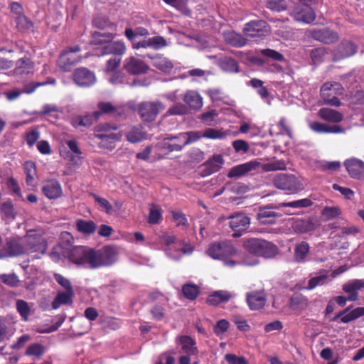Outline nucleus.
<instances>
[{
    "label": "nucleus",
    "mask_w": 364,
    "mask_h": 364,
    "mask_svg": "<svg viewBox=\"0 0 364 364\" xmlns=\"http://www.w3.org/2000/svg\"><path fill=\"white\" fill-rule=\"evenodd\" d=\"M64 257L77 265L88 264L91 268L109 266L117 259V252H63Z\"/></svg>",
    "instance_id": "nucleus-1"
},
{
    "label": "nucleus",
    "mask_w": 364,
    "mask_h": 364,
    "mask_svg": "<svg viewBox=\"0 0 364 364\" xmlns=\"http://www.w3.org/2000/svg\"><path fill=\"white\" fill-rule=\"evenodd\" d=\"M227 135L228 133L226 132H223L222 130L213 128H208L203 132L193 131L181 133L178 136H172L171 140L183 139V145L186 146L199 140L201 137L215 139H223Z\"/></svg>",
    "instance_id": "nucleus-2"
},
{
    "label": "nucleus",
    "mask_w": 364,
    "mask_h": 364,
    "mask_svg": "<svg viewBox=\"0 0 364 364\" xmlns=\"http://www.w3.org/2000/svg\"><path fill=\"white\" fill-rule=\"evenodd\" d=\"M165 109L164 105L160 101L143 102L138 105V113L144 122H153L159 112Z\"/></svg>",
    "instance_id": "nucleus-3"
},
{
    "label": "nucleus",
    "mask_w": 364,
    "mask_h": 364,
    "mask_svg": "<svg viewBox=\"0 0 364 364\" xmlns=\"http://www.w3.org/2000/svg\"><path fill=\"white\" fill-rule=\"evenodd\" d=\"M228 220L229 227L234 233V237H239L242 235V232L247 230L250 225V218L242 213H237L229 215L228 218L222 217L219 220Z\"/></svg>",
    "instance_id": "nucleus-4"
},
{
    "label": "nucleus",
    "mask_w": 364,
    "mask_h": 364,
    "mask_svg": "<svg viewBox=\"0 0 364 364\" xmlns=\"http://www.w3.org/2000/svg\"><path fill=\"white\" fill-rule=\"evenodd\" d=\"M274 184L279 189L291 193L303 189L302 184L294 175L280 173L274 178Z\"/></svg>",
    "instance_id": "nucleus-5"
},
{
    "label": "nucleus",
    "mask_w": 364,
    "mask_h": 364,
    "mask_svg": "<svg viewBox=\"0 0 364 364\" xmlns=\"http://www.w3.org/2000/svg\"><path fill=\"white\" fill-rule=\"evenodd\" d=\"M309 36L316 41L325 44H331L338 41V33L328 28L311 29Z\"/></svg>",
    "instance_id": "nucleus-6"
},
{
    "label": "nucleus",
    "mask_w": 364,
    "mask_h": 364,
    "mask_svg": "<svg viewBox=\"0 0 364 364\" xmlns=\"http://www.w3.org/2000/svg\"><path fill=\"white\" fill-rule=\"evenodd\" d=\"M123 68L130 75H138L146 73L149 66L142 60L129 56L124 60Z\"/></svg>",
    "instance_id": "nucleus-7"
},
{
    "label": "nucleus",
    "mask_w": 364,
    "mask_h": 364,
    "mask_svg": "<svg viewBox=\"0 0 364 364\" xmlns=\"http://www.w3.org/2000/svg\"><path fill=\"white\" fill-rule=\"evenodd\" d=\"M243 31L248 37H261L267 35L269 29L267 23L259 20L245 24Z\"/></svg>",
    "instance_id": "nucleus-8"
},
{
    "label": "nucleus",
    "mask_w": 364,
    "mask_h": 364,
    "mask_svg": "<svg viewBox=\"0 0 364 364\" xmlns=\"http://www.w3.org/2000/svg\"><path fill=\"white\" fill-rule=\"evenodd\" d=\"M74 82L82 87L90 86L95 82V75L93 72L85 68L75 69L73 73Z\"/></svg>",
    "instance_id": "nucleus-9"
},
{
    "label": "nucleus",
    "mask_w": 364,
    "mask_h": 364,
    "mask_svg": "<svg viewBox=\"0 0 364 364\" xmlns=\"http://www.w3.org/2000/svg\"><path fill=\"white\" fill-rule=\"evenodd\" d=\"M292 15L296 21L305 23H310L315 18V14L312 9L301 2L295 5L292 11Z\"/></svg>",
    "instance_id": "nucleus-10"
},
{
    "label": "nucleus",
    "mask_w": 364,
    "mask_h": 364,
    "mask_svg": "<svg viewBox=\"0 0 364 364\" xmlns=\"http://www.w3.org/2000/svg\"><path fill=\"white\" fill-rule=\"evenodd\" d=\"M246 301L251 310H259L264 306L267 294L264 290L252 291L246 294Z\"/></svg>",
    "instance_id": "nucleus-11"
},
{
    "label": "nucleus",
    "mask_w": 364,
    "mask_h": 364,
    "mask_svg": "<svg viewBox=\"0 0 364 364\" xmlns=\"http://www.w3.org/2000/svg\"><path fill=\"white\" fill-rule=\"evenodd\" d=\"M358 48L351 41H342L334 50L333 60L337 61L353 55L357 52Z\"/></svg>",
    "instance_id": "nucleus-12"
},
{
    "label": "nucleus",
    "mask_w": 364,
    "mask_h": 364,
    "mask_svg": "<svg viewBox=\"0 0 364 364\" xmlns=\"http://www.w3.org/2000/svg\"><path fill=\"white\" fill-rule=\"evenodd\" d=\"M344 165L350 176L356 179L364 178V162L358 159H350L345 161Z\"/></svg>",
    "instance_id": "nucleus-13"
},
{
    "label": "nucleus",
    "mask_w": 364,
    "mask_h": 364,
    "mask_svg": "<svg viewBox=\"0 0 364 364\" xmlns=\"http://www.w3.org/2000/svg\"><path fill=\"white\" fill-rule=\"evenodd\" d=\"M42 192L49 199H56L63 193L60 184L55 179L45 181L43 183Z\"/></svg>",
    "instance_id": "nucleus-14"
},
{
    "label": "nucleus",
    "mask_w": 364,
    "mask_h": 364,
    "mask_svg": "<svg viewBox=\"0 0 364 364\" xmlns=\"http://www.w3.org/2000/svg\"><path fill=\"white\" fill-rule=\"evenodd\" d=\"M243 247L248 250H274L277 248L272 242L259 238L245 240Z\"/></svg>",
    "instance_id": "nucleus-15"
},
{
    "label": "nucleus",
    "mask_w": 364,
    "mask_h": 364,
    "mask_svg": "<svg viewBox=\"0 0 364 364\" xmlns=\"http://www.w3.org/2000/svg\"><path fill=\"white\" fill-rule=\"evenodd\" d=\"M260 165V162L257 160L250 161L232 168L228 176L229 178L240 177L250 171L257 170Z\"/></svg>",
    "instance_id": "nucleus-16"
},
{
    "label": "nucleus",
    "mask_w": 364,
    "mask_h": 364,
    "mask_svg": "<svg viewBox=\"0 0 364 364\" xmlns=\"http://www.w3.org/2000/svg\"><path fill=\"white\" fill-rule=\"evenodd\" d=\"M36 240H39L40 238H36L31 235H27L24 238L11 237L6 239L7 248L8 250H21L24 248L23 247L24 242L29 243L30 247L33 248Z\"/></svg>",
    "instance_id": "nucleus-17"
},
{
    "label": "nucleus",
    "mask_w": 364,
    "mask_h": 364,
    "mask_svg": "<svg viewBox=\"0 0 364 364\" xmlns=\"http://www.w3.org/2000/svg\"><path fill=\"white\" fill-rule=\"evenodd\" d=\"M364 288V280L353 279L343 285V290L349 294L348 296V301H355L358 299V291Z\"/></svg>",
    "instance_id": "nucleus-18"
},
{
    "label": "nucleus",
    "mask_w": 364,
    "mask_h": 364,
    "mask_svg": "<svg viewBox=\"0 0 364 364\" xmlns=\"http://www.w3.org/2000/svg\"><path fill=\"white\" fill-rule=\"evenodd\" d=\"M81 60V57L79 55H74L70 53L63 52L58 60V65L60 70L65 72L70 71L72 68L79 63Z\"/></svg>",
    "instance_id": "nucleus-19"
},
{
    "label": "nucleus",
    "mask_w": 364,
    "mask_h": 364,
    "mask_svg": "<svg viewBox=\"0 0 364 364\" xmlns=\"http://www.w3.org/2000/svg\"><path fill=\"white\" fill-rule=\"evenodd\" d=\"M178 342L181 346L182 352L188 355H197L198 350L196 341L189 336H181Z\"/></svg>",
    "instance_id": "nucleus-20"
},
{
    "label": "nucleus",
    "mask_w": 364,
    "mask_h": 364,
    "mask_svg": "<svg viewBox=\"0 0 364 364\" xmlns=\"http://www.w3.org/2000/svg\"><path fill=\"white\" fill-rule=\"evenodd\" d=\"M184 102L192 109L199 110L203 106V98L195 90L187 91L183 97Z\"/></svg>",
    "instance_id": "nucleus-21"
},
{
    "label": "nucleus",
    "mask_w": 364,
    "mask_h": 364,
    "mask_svg": "<svg viewBox=\"0 0 364 364\" xmlns=\"http://www.w3.org/2000/svg\"><path fill=\"white\" fill-rule=\"evenodd\" d=\"M147 138V132L141 125L131 127L126 133V139L130 143H139Z\"/></svg>",
    "instance_id": "nucleus-22"
},
{
    "label": "nucleus",
    "mask_w": 364,
    "mask_h": 364,
    "mask_svg": "<svg viewBox=\"0 0 364 364\" xmlns=\"http://www.w3.org/2000/svg\"><path fill=\"white\" fill-rule=\"evenodd\" d=\"M318 226L316 220H297L292 225L294 230L299 233H306L314 230Z\"/></svg>",
    "instance_id": "nucleus-23"
},
{
    "label": "nucleus",
    "mask_w": 364,
    "mask_h": 364,
    "mask_svg": "<svg viewBox=\"0 0 364 364\" xmlns=\"http://www.w3.org/2000/svg\"><path fill=\"white\" fill-rule=\"evenodd\" d=\"M99 110L94 112V117L97 119L102 114H110L112 116L120 115L122 112L118 107L114 106L111 102H100L98 103Z\"/></svg>",
    "instance_id": "nucleus-24"
},
{
    "label": "nucleus",
    "mask_w": 364,
    "mask_h": 364,
    "mask_svg": "<svg viewBox=\"0 0 364 364\" xmlns=\"http://www.w3.org/2000/svg\"><path fill=\"white\" fill-rule=\"evenodd\" d=\"M318 115L322 119L333 123L340 122L343 119L341 112L330 108H321L318 111Z\"/></svg>",
    "instance_id": "nucleus-25"
},
{
    "label": "nucleus",
    "mask_w": 364,
    "mask_h": 364,
    "mask_svg": "<svg viewBox=\"0 0 364 364\" xmlns=\"http://www.w3.org/2000/svg\"><path fill=\"white\" fill-rule=\"evenodd\" d=\"M231 296V294L228 291H216L208 296L207 303L209 305L217 306L221 303L228 301Z\"/></svg>",
    "instance_id": "nucleus-26"
},
{
    "label": "nucleus",
    "mask_w": 364,
    "mask_h": 364,
    "mask_svg": "<svg viewBox=\"0 0 364 364\" xmlns=\"http://www.w3.org/2000/svg\"><path fill=\"white\" fill-rule=\"evenodd\" d=\"M126 47L121 41H109L102 48V54L122 55L124 53Z\"/></svg>",
    "instance_id": "nucleus-27"
},
{
    "label": "nucleus",
    "mask_w": 364,
    "mask_h": 364,
    "mask_svg": "<svg viewBox=\"0 0 364 364\" xmlns=\"http://www.w3.org/2000/svg\"><path fill=\"white\" fill-rule=\"evenodd\" d=\"M308 304V299L301 293H294L289 301V306L294 311L304 310Z\"/></svg>",
    "instance_id": "nucleus-28"
},
{
    "label": "nucleus",
    "mask_w": 364,
    "mask_h": 364,
    "mask_svg": "<svg viewBox=\"0 0 364 364\" xmlns=\"http://www.w3.org/2000/svg\"><path fill=\"white\" fill-rule=\"evenodd\" d=\"M278 216V213L270 208L264 207L259 209L257 218L262 224H272Z\"/></svg>",
    "instance_id": "nucleus-29"
},
{
    "label": "nucleus",
    "mask_w": 364,
    "mask_h": 364,
    "mask_svg": "<svg viewBox=\"0 0 364 364\" xmlns=\"http://www.w3.org/2000/svg\"><path fill=\"white\" fill-rule=\"evenodd\" d=\"M73 290H65V291H60L52 302L53 309H58L63 304H68L72 302L73 296Z\"/></svg>",
    "instance_id": "nucleus-30"
},
{
    "label": "nucleus",
    "mask_w": 364,
    "mask_h": 364,
    "mask_svg": "<svg viewBox=\"0 0 364 364\" xmlns=\"http://www.w3.org/2000/svg\"><path fill=\"white\" fill-rule=\"evenodd\" d=\"M214 259L223 261L225 264L234 265L235 262L230 259L237 255V252H206Z\"/></svg>",
    "instance_id": "nucleus-31"
},
{
    "label": "nucleus",
    "mask_w": 364,
    "mask_h": 364,
    "mask_svg": "<svg viewBox=\"0 0 364 364\" xmlns=\"http://www.w3.org/2000/svg\"><path fill=\"white\" fill-rule=\"evenodd\" d=\"M76 228L81 233L91 235L95 232L97 226L92 220L79 219L76 221Z\"/></svg>",
    "instance_id": "nucleus-32"
},
{
    "label": "nucleus",
    "mask_w": 364,
    "mask_h": 364,
    "mask_svg": "<svg viewBox=\"0 0 364 364\" xmlns=\"http://www.w3.org/2000/svg\"><path fill=\"white\" fill-rule=\"evenodd\" d=\"M328 85H322L320 90L321 97L323 100V104L338 107L341 105V100L337 97V95L331 97V94H328L326 90H328Z\"/></svg>",
    "instance_id": "nucleus-33"
},
{
    "label": "nucleus",
    "mask_w": 364,
    "mask_h": 364,
    "mask_svg": "<svg viewBox=\"0 0 364 364\" xmlns=\"http://www.w3.org/2000/svg\"><path fill=\"white\" fill-rule=\"evenodd\" d=\"M182 292L185 298L193 301L199 295L200 289L196 284L187 283L183 285Z\"/></svg>",
    "instance_id": "nucleus-34"
},
{
    "label": "nucleus",
    "mask_w": 364,
    "mask_h": 364,
    "mask_svg": "<svg viewBox=\"0 0 364 364\" xmlns=\"http://www.w3.org/2000/svg\"><path fill=\"white\" fill-rule=\"evenodd\" d=\"M24 172L26 175V182L28 186H33L35 176H36V164L32 161L24 164Z\"/></svg>",
    "instance_id": "nucleus-35"
},
{
    "label": "nucleus",
    "mask_w": 364,
    "mask_h": 364,
    "mask_svg": "<svg viewBox=\"0 0 364 364\" xmlns=\"http://www.w3.org/2000/svg\"><path fill=\"white\" fill-rule=\"evenodd\" d=\"M113 38L111 33L95 32L92 35V39L90 44L92 45H106Z\"/></svg>",
    "instance_id": "nucleus-36"
},
{
    "label": "nucleus",
    "mask_w": 364,
    "mask_h": 364,
    "mask_svg": "<svg viewBox=\"0 0 364 364\" xmlns=\"http://www.w3.org/2000/svg\"><path fill=\"white\" fill-rule=\"evenodd\" d=\"M223 163L224 160L221 155H214L212 159L206 162V166L208 168L209 173L218 171Z\"/></svg>",
    "instance_id": "nucleus-37"
},
{
    "label": "nucleus",
    "mask_w": 364,
    "mask_h": 364,
    "mask_svg": "<svg viewBox=\"0 0 364 364\" xmlns=\"http://www.w3.org/2000/svg\"><path fill=\"white\" fill-rule=\"evenodd\" d=\"M33 63L29 58H23L19 59L16 63L15 73L16 75H22L28 73L32 68Z\"/></svg>",
    "instance_id": "nucleus-38"
},
{
    "label": "nucleus",
    "mask_w": 364,
    "mask_h": 364,
    "mask_svg": "<svg viewBox=\"0 0 364 364\" xmlns=\"http://www.w3.org/2000/svg\"><path fill=\"white\" fill-rule=\"evenodd\" d=\"M225 41L233 46L241 47L245 45L246 40L235 32L225 33Z\"/></svg>",
    "instance_id": "nucleus-39"
},
{
    "label": "nucleus",
    "mask_w": 364,
    "mask_h": 364,
    "mask_svg": "<svg viewBox=\"0 0 364 364\" xmlns=\"http://www.w3.org/2000/svg\"><path fill=\"white\" fill-rule=\"evenodd\" d=\"M220 68L228 72H239L238 64L237 61L231 58L225 57L220 63Z\"/></svg>",
    "instance_id": "nucleus-40"
},
{
    "label": "nucleus",
    "mask_w": 364,
    "mask_h": 364,
    "mask_svg": "<svg viewBox=\"0 0 364 364\" xmlns=\"http://www.w3.org/2000/svg\"><path fill=\"white\" fill-rule=\"evenodd\" d=\"M45 352L46 349L43 346L39 343H33L27 348L25 353L26 355L35 356L37 359H40Z\"/></svg>",
    "instance_id": "nucleus-41"
},
{
    "label": "nucleus",
    "mask_w": 364,
    "mask_h": 364,
    "mask_svg": "<svg viewBox=\"0 0 364 364\" xmlns=\"http://www.w3.org/2000/svg\"><path fill=\"white\" fill-rule=\"evenodd\" d=\"M154 65L163 72L168 73L173 68L172 63L164 57H157L154 59Z\"/></svg>",
    "instance_id": "nucleus-42"
},
{
    "label": "nucleus",
    "mask_w": 364,
    "mask_h": 364,
    "mask_svg": "<svg viewBox=\"0 0 364 364\" xmlns=\"http://www.w3.org/2000/svg\"><path fill=\"white\" fill-rule=\"evenodd\" d=\"M328 276L326 273L311 278L308 282L307 289L311 290L318 286H322L327 282Z\"/></svg>",
    "instance_id": "nucleus-43"
},
{
    "label": "nucleus",
    "mask_w": 364,
    "mask_h": 364,
    "mask_svg": "<svg viewBox=\"0 0 364 364\" xmlns=\"http://www.w3.org/2000/svg\"><path fill=\"white\" fill-rule=\"evenodd\" d=\"M16 309L21 316L22 320L27 321L31 312V309L28 303L24 300H18L16 301Z\"/></svg>",
    "instance_id": "nucleus-44"
},
{
    "label": "nucleus",
    "mask_w": 364,
    "mask_h": 364,
    "mask_svg": "<svg viewBox=\"0 0 364 364\" xmlns=\"http://www.w3.org/2000/svg\"><path fill=\"white\" fill-rule=\"evenodd\" d=\"M341 212L338 207H325L321 211V215L325 220H330L341 215Z\"/></svg>",
    "instance_id": "nucleus-45"
},
{
    "label": "nucleus",
    "mask_w": 364,
    "mask_h": 364,
    "mask_svg": "<svg viewBox=\"0 0 364 364\" xmlns=\"http://www.w3.org/2000/svg\"><path fill=\"white\" fill-rule=\"evenodd\" d=\"M349 310L350 307L346 308V309L336 314L333 318H331L330 321H336L339 318L340 321L343 323H348L352 321H354L355 318L351 311L346 314L348 311H349Z\"/></svg>",
    "instance_id": "nucleus-46"
},
{
    "label": "nucleus",
    "mask_w": 364,
    "mask_h": 364,
    "mask_svg": "<svg viewBox=\"0 0 364 364\" xmlns=\"http://www.w3.org/2000/svg\"><path fill=\"white\" fill-rule=\"evenodd\" d=\"M73 242L74 238L69 232H63L60 234L59 244L64 250H70Z\"/></svg>",
    "instance_id": "nucleus-47"
},
{
    "label": "nucleus",
    "mask_w": 364,
    "mask_h": 364,
    "mask_svg": "<svg viewBox=\"0 0 364 364\" xmlns=\"http://www.w3.org/2000/svg\"><path fill=\"white\" fill-rule=\"evenodd\" d=\"M327 54V48L321 47L311 50L310 55L314 63H318L323 60Z\"/></svg>",
    "instance_id": "nucleus-48"
},
{
    "label": "nucleus",
    "mask_w": 364,
    "mask_h": 364,
    "mask_svg": "<svg viewBox=\"0 0 364 364\" xmlns=\"http://www.w3.org/2000/svg\"><path fill=\"white\" fill-rule=\"evenodd\" d=\"M93 122V117L89 114L85 116H78L73 119L72 124L73 126L78 127H90Z\"/></svg>",
    "instance_id": "nucleus-49"
},
{
    "label": "nucleus",
    "mask_w": 364,
    "mask_h": 364,
    "mask_svg": "<svg viewBox=\"0 0 364 364\" xmlns=\"http://www.w3.org/2000/svg\"><path fill=\"white\" fill-rule=\"evenodd\" d=\"M312 204L311 200L308 198H304L301 200H295L289 203H282L279 205L278 207H291L294 208H300L309 207Z\"/></svg>",
    "instance_id": "nucleus-50"
},
{
    "label": "nucleus",
    "mask_w": 364,
    "mask_h": 364,
    "mask_svg": "<svg viewBox=\"0 0 364 364\" xmlns=\"http://www.w3.org/2000/svg\"><path fill=\"white\" fill-rule=\"evenodd\" d=\"M161 219V209L154 205H151L149 210V215L148 218V222L150 224H157Z\"/></svg>",
    "instance_id": "nucleus-51"
},
{
    "label": "nucleus",
    "mask_w": 364,
    "mask_h": 364,
    "mask_svg": "<svg viewBox=\"0 0 364 364\" xmlns=\"http://www.w3.org/2000/svg\"><path fill=\"white\" fill-rule=\"evenodd\" d=\"M150 314L154 320L162 321L166 316V310L164 306L156 304L151 308Z\"/></svg>",
    "instance_id": "nucleus-52"
},
{
    "label": "nucleus",
    "mask_w": 364,
    "mask_h": 364,
    "mask_svg": "<svg viewBox=\"0 0 364 364\" xmlns=\"http://www.w3.org/2000/svg\"><path fill=\"white\" fill-rule=\"evenodd\" d=\"M0 281L11 287H17L19 284V279L15 274H0Z\"/></svg>",
    "instance_id": "nucleus-53"
},
{
    "label": "nucleus",
    "mask_w": 364,
    "mask_h": 364,
    "mask_svg": "<svg viewBox=\"0 0 364 364\" xmlns=\"http://www.w3.org/2000/svg\"><path fill=\"white\" fill-rule=\"evenodd\" d=\"M232 243L228 240L217 241L213 242L208 250H233Z\"/></svg>",
    "instance_id": "nucleus-54"
},
{
    "label": "nucleus",
    "mask_w": 364,
    "mask_h": 364,
    "mask_svg": "<svg viewBox=\"0 0 364 364\" xmlns=\"http://www.w3.org/2000/svg\"><path fill=\"white\" fill-rule=\"evenodd\" d=\"M171 137H167L165 139L164 142V148L167 149L169 151H180L182 150L183 147L185 146L183 144H179L177 141L178 139L171 140Z\"/></svg>",
    "instance_id": "nucleus-55"
},
{
    "label": "nucleus",
    "mask_w": 364,
    "mask_h": 364,
    "mask_svg": "<svg viewBox=\"0 0 364 364\" xmlns=\"http://www.w3.org/2000/svg\"><path fill=\"white\" fill-rule=\"evenodd\" d=\"M188 113V108L185 105L176 103L167 111L168 115H184Z\"/></svg>",
    "instance_id": "nucleus-56"
},
{
    "label": "nucleus",
    "mask_w": 364,
    "mask_h": 364,
    "mask_svg": "<svg viewBox=\"0 0 364 364\" xmlns=\"http://www.w3.org/2000/svg\"><path fill=\"white\" fill-rule=\"evenodd\" d=\"M323 85H328V90H326V92L331 94V97L343 94V88L338 82H326Z\"/></svg>",
    "instance_id": "nucleus-57"
},
{
    "label": "nucleus",
    "mask_w": 364,
    "mask_h": 364,
    "mask_svg": "<svg viewBox=\"0 0 364 364\" xmlns=\"http://www.w3.org/2000/svg\"><path fill=\"white\" fill-rule=\"evenodd\" d=\"M230 326V323L226 319H220L217 321L215 326L213 328L214 333L219 336L220 334L226 332Z\"/></svg>",
    "instance_id": "nucleus-58"
},
{
    "label": "nucleus",
    "mask_w": 364,
    "mask_h": 364,
    "mask_svg": "<svg viewBox=\"0 0 364 364\" xmlns=\"http://www.w3.org/2000/svg\"><path fill=\"white\" fill-rule=\"evenodd\" d=\"M53 277L57 283L65 290H73L71 282L68 279L58 273H55Z\"/></svg>",
    "instance_id": "nucleus-59"
},
{
    "label": "nucleus",
    "mask_w": 364,
    "mask_h": 364,
    "mask_svg": "<svg viewBox=\"0 0 364 364\" xmlns=\"http://www.w3.org/2000/svg\"><path fill=\"white\" fill-rule=\"evenodd\" d=\"M225 359L228 364H248L247 360L244 357L237 356L235 354H226Z\"/></svg>",
    "instance_id": "nucleus-60"
},
{
    "label": "nucleus",
    "mask_w": 364,
    "mask_h": 364,
    "mask_svg": "<svg viewBox=\"0 0 364 364\" xmlns=\"http://www.w3.org/2000/svg\"><path fill=\"white\" fill-rule=\"evenodd\" d=\"M261 53L267 57H269L274 60L282 61L284 56L279 52L272 49H263Z\"/></svg>",
    "instance_id": "nucleus-61"
},
{
    "label": "nucleus",
    "mask_w": 364,
    "mask_h": 364,
    "mask_svg": "<svg viewBox=\"0 0 364 364\" xmlns=\"http://www.w3.org/2000/svg\"><path fill=\"white\" fill-rule=\"evenodd\" d=\"M47 84H48L47 82H30L24 85L21 92L31 94L33 92H34L36 90V88L38 87L39 86L45 85Z\"/></svg>",
    "instance_id": "nucleus-62"
},
{
    "label": "nucleus",
    "mask_w": 364,
    "mask_h": 364,
    "mask_svg": "<svg viewBox=\"0 0 364 364\" xmlns=\"http://www.w3.org/2000/svg\"><path fill=\"white\" fill-rule=\"evenodd\" d=\"M1 210L6 218L12 219L14 218L15 215L14 213V206L11 202L8 201L2 203L1 206Z\"/></svg>",
    "instance_id": "nucleus-63"
},
{
    "label": "nucleus",
    "mask_w": 364,
    "mask_h": 364,
    "mask_svg": "<svg viewBox=\"0 0 364 364\" xmlns=\"http://www.w3.org/2000/svg\"><path fill=\"white\" fill-rule=\"evenodd\" d=\"M149 40L151 47L154 49H159L166 45V40L161 36H154Z\"/></svg>",
    "instance_id": "nucleus-64"
}]
</instances>
